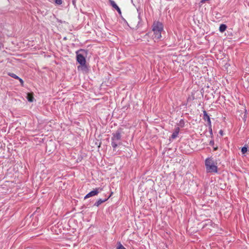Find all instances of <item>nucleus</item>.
Here are the masks:
<instances>
[{"label":"nucleus","instance_id":"nucleus-1","mask_svg":"<svg viewBox=\"0 0 249 249\" xmlns=\"http://www.w3.org/2000/svg\"><path fill=\"white\" fill-rule=\"evenodd\" d=\"M152 31L154 34V38L159 40L161 37V32L163 31V25L162 23L159 21L153 22L152 25Z\"/></svg>","mask_w":249,"mask_h":249},{"label":"nucleus","instance_id":"nucleus-2","mask_svg":"<svg viewBox=\"0 0 249 249\" xmlns=\"http://www.w3.org/2000/svg\"><path fill=\"white\" fill-rule=\"evenodd\" d=\"M206 172L207 173H217V166L212 158H208L205 160Z\"/></svg>","mask_w":249,"mask_h":249},{"label":"nucleus","instance_id":"nucleus-3","mask_svg":"<svg viewBox=\"0 0 249 249\" xmlns=\"http://www.w3.org/2000/svg\"><path fill=\"white\" fill-rule=\"evenodd\" d=\"M111 138V145L113 149H115L118 144H120L121 142H119L121 139V133L119 130L116 131L115 133H113Z\"/></svg>","mask_w":249,"mask_h":249},{"label":"nucleus","instance_id":"nucleus-4","mask_svg":"<svg viewBox=\"0 0 249 249\" xmlns=\"http://www.w3.org/2000/svg\"><path fill=\"white\" fill-rule=\"evenodd\" d=\"M84 53V50L81 49L76 52V60L80 64H85L86 63L85 57L83 53Z\"/></svg>","mask_w":249,"mask_h":249},{"label":"nucleus","instance_id":"nucleus-5","mask_svg":"<svg viewBox=\"0 0 249 249\" xmlns=\"http://www.w3.org/2000/svg\"><path fill=\"white\" fill-rule=\"evenodd\" d=\"M102 190V188H96L95 189H94L93 191L90 192L88 194H87L84 199H87L88 198H89L90 197L96 196L98 194V193L101 192Z\"/></svg>","mask_w":249,"mask_h":249},{"label":"nucleus","instance_id":"nucleus-6","mask_svg":"<svg viewBox=\"0 0 249 249\" xmlns=\"http://www.w3.org/2000/svg\"><path fill=\"white\" fill-rule=\"evenodd\" d=\"M77 69L78 70L82 71L84 72H88L89 71V69L86 63L85 64H80V66H78Z\"/></svg>","mask_w":249,"mask_h":249},{"label":"nucleus","instance_id":"nucleus-7","mask_svg":"<svg viewBox=\"0 0 249 249\" xmlns=\"http://www.w3.org/2000/svg\"><path fill=\"white\" fill-rule=\"evenodd\" d=\"M179 128L178 127H177L175 128L174 132L173 133V134L171 135V138L173 139H176L179 133Z\"/></svg>","mask_w":249,"mask_h":249},{"label":"nucleus","instance_id":"nucleus-8","mask_svg":"<svg viewBox=\"0 0 249 249\" xmlns=\"http://www.w3.org/2000/svg\"><path fill=\"white\" fill-rule=\"evenodd\" d=\"M110 196H109L107 198H105L104 199H99L94 204V206H97V207H98L99 205H100L102 203H103V202L106 201L109 198V197Z\"/></svg>","mask_w":249,"mask_h":249},{"label":"nucleus","instance_id":"nucleus-9","mask_svg":"<svg viewBox=\"0 0 249 249\" xmlns=\"http://www.w3.org/2000/svg\"><path fill=\"white\" fill-rule=\"evenodd\" d=\"M109 3H110V5L112 7H113L114 9H116L117 8H118L119 7V6L117 5L116 2L114 0H109Z\"/></svg>","mask_w":249,"mask_h":249},{"label":"nucleus","instance_id":"nucleus-10","mask_svg":"<svg viewBox=\"0 0 249 249\" xmlns=\"http://www.w3.org/2000/svg\"><path fill=\"white\" fill-rule=\"evenodd\" d=\"M227 29V26L225 25V24H222L220 25V27H219V31L220 32H224Z\"/></svg>","mask_w":249,"mask_h":249},{"label":"nucleus","instance_id":"nucleus-11","mask_svg":"<svg viewBox=\"0 0 249 249\" xmlns=\"http://www.w3.org/2000/svg\"><path fill=\"white\" fill-rule=\"evenodd\" d=\"M27 100L30 102H32L33 101L34 97L31 94L28 93L27 96Z\"/></svg>","mask_w":249,"mask_h":249},{"label":"nucleus","instance_id":"nucleus-12","mask_svg":"<svg viewBox=\"0 0 249 249\" xmlns=\"http://www.w3.org/2000/svg\"><path fill=\"white\" fill-rule=\"evenodd\" d=\"M248 151V146L246 145L241 149V152L243 154H245Z\"/></svg>","mask_w":249,"mask_h":249},{"label":"nucleus","instance_id":"nucleus-13","mask_svg":"<svg viewBox=\"0 0 249 249\" xmlns=\"http://www.w3.org/2000/svg\"><path fill=\"white\" fill-rule=\"evenodd\" d=\"M8 75L11 77L14 78L16 79H19V77L18 76H17L16 74L13 73H9Z\"/></svg>","mask_w":249,"mask_h":249},{"label":"nucleus","instance_id":"nucleus-14","mask_svg":"<svg viewBox=\"0 0 249 249\" xmlns=\"http://www.w3.org/2000/svg\"><path fill=\"white\" fill-rule=\"evenodd\" d=\"M116 249H126L122 245V244L120 242H119L117 244V247Z\"/></svg>","mask_w":249,"mask_h":249},{"label":"nucleus","instance_id":"nucleus-15","mask_svg":"<svg viewBox=\"0 0 249 249\" xmlns=\"http://www.w3.org/2000/svg\"><path fill=\"white\" fill-rule=\"evenodd\" d=\"M203 119L205 121H207V116H209L205 110L203 111Z\"/></svg>","mask_w":249,"mask_h":249},{"label":"nucleus","instance_id":"nucleus-16","mask_svg":"<svg viewBox=\"0 0 249 249\" xmlns=\"http://www.w3.org/2000/svg\"><path fill=\"white\" fill-rule=\"evenodd\" d=\"M207 122H208V125H209V127H212V124H211V119H210V116H207Z\"/></svg>","mask_w":249,"mask_h":249},{"label":"nucleus","instance_id":"nucleus-17","mask_svg":"<svg viewBox=\"0 0 249 249\" xmlns=\"http://www.w3.org/2000/svg\"><path fill=\"white\" fill-rule=\"evenodd\" d=\"M179 124V125L181 127H183L184 126V120L183 119H181L180 120Z\"/></svg>","mask_w":249,"mask_h":249},{"label":"nucleus","instance_id":"nucleus-18","mask_svg":"<svg viewBox=\"0 0 249 249\" xmlns=\"http://www.w3.org/2000/svg\"><path fill=\"white\" fill-rule=\"evenodd\" d=\"M55 2L56 4L59 5L61 4L62 3V0H55Z\"/></svg>","mask_w":249,"mask_h":249},{"label":"nucleus","instance_id":"nucleus-19","mask_svg":"<svg viewBox=\"0 0 249 249\" xmlns=\"http://www.w3.org/2000/svg\"><path fill=\"white\" fill-rule=\"evenodd\" d=\"M214 144V141L213 140H211L210 142V145L212 146H213Z\"/></svg>","mask_w":249,"mask_h":249},{"label":"nucleus","instance_id":"nucleus-20","mask_svg":"<svg viewBox=\"0 0 249 249\" xmlns=\"http://www.w3.org/2000/svg\"><path fill=\"white\" fill-rule=\"evenodd\" d=\"M209 132H210V133L211 135H213V131H212V127H209Z\"/></svg>","mask_w":249,"mask_h":249},{"label":"nucleus","instance_id":"nucleus-21","mask_svg":"<svg viewBox=\"0 0 249 249\" xmlns=\"http://www.w3.org/2000/svg\"><path fill=\"white\" fill-rule=\"evenodd\" d=\"M120 15H121V11L119 7L116 9Z\"/></svg>","mask_w":249,"mask_h":249},{"label":"nucleus","instance_id":"nucleus-22","mask_svg":"<svg viewBox=\"0 0 249 249\" xmlns=\"http://www.w3.org/2000/svg\"><path fill=\"white\" fill-rule=\"evenodd\" d=\"M18 80H19L20 83H21V85H23V81L22 79H21L20 78H19V79H18Z\"/></svg>","mask_w":249,"mask_h":249},{"label":"nucleus","instance_id":"nucleus-23","mask_svg":"<svg viewBox=\"0 0 249 249\" xmlns=\"http://www.w3.org/2000/svg\"><path fill=\"white\" fill-rule=\"evenodd\" d=\"M214 150H216L217 149V147H213Z\"/></svg>","mask_w":249,"mask_h":249},{"label":"nucleus","instance_id":"nucleus-24","mask_svg":"<svg viewBox=\"0 0 249 249\" xmlns=\"http://www.w3.org/2000/svg\"><path fill=\"white\" fill-rule=\"evenodd\" d=\"M220 133L221 135H222V130H220Z\"/></svg>","mask_w":249,"mask_h":249},{"label":"nucleus","instance_id":"nucleus-25","mask_svg":"<svg viewBox=\"0 0 249 249\" xmlns=\"http://www.w3.org/2000/svg\"><path fill=\"white\" fill-rule=\"evenodd\" d=\"M149 33H147V34L145 35V36H148V35H149Z\"/></svg>","mask_w":249,"mask_h":249}]
</instances>
